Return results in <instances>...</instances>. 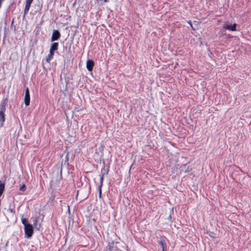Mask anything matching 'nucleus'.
Segmentation results:
<instances>
[{"mask_svg":"<svg viewBox=\"0 0 251 251\" xmlns=\"http://www.w3.org/2000/svg\"><path fill=\"white\" fill-rule=\"evenodd\" d=\"M188 24H189L190 25V26H191L192 28H193V25H192V23H191V21H189L188 22Z\"/></svg>","mask_w":251,"mask_h":251,"instance_id":"obj_17","label":"nucleus"},{"mask_svg":"<svg viewBox=\"0 0 251 251\" xmlns=\"http://www.w3.org/2000/svg\"><path fill=\"white\" fill-rule=\"evenodd\" d=\"M22 223L24 225L25 227L26 225H30V224L28 223L27 220L25 218H22L21 219Z\"/></svg>","mask_w":251,"mask_h":251,"instance_id":"obj_13","label":"nucleus"},{"mask_svg":"<svg viewBox=\"0 0 251 251\" xmlns=\"http://www.w3.org/2000/svg\"><path fill=\"white\" fill-rule=\"evenodd\" d=\"M68 210H69V211H70V207H69V206H68Z\"/></svg>","mask_w":251,"mask_h":251,"instance_id":"obj_25","label":"nucleus"},{"mask_svg":"<svg viewBox=\"0 0 251 251\" xmlns=\"http://www.w3.org/2000/svg\"><path fill=\"white\" fill-rule=\"evenodd\" d=\"M236 26L237 24L235 23L233 24H228V23H226L223 25V28L225 30L235 31H236Z\"/></svg>","mask_w":251,"mask_h":251,"instance_id":"obj_3","label":"nucleus"},{"mask_svg":"<svg viewBox=\"0 0 251 251\" xmlns=\"http://www.w3.org/2000/svg\"><path fill=\"white\" fill-rule=\"evenodd\" d=\"M7 102V99L4 100L0 104V127L3 126L5 121V112L6 105Z\"/></svg>","mask_w":251,"mask_h":251,"instance_id":"obj_1","label":"nucleus"},{"mask_svg":"<svg viewBox=\"0 0 251 251\" xmlns=\"http://www.w3.org/2000/svg\"><path fill=\"white\" fill-rule=\"evenodd\" d=\"M54 54V52H50L49 54L46 57L45 59L46 62L48 63H50V61L53 58Z\"/></svg>","mask_w":251,"mask_h":251,"instance_id":"obj_11","label":"nucleus"},{"mask_svg":"<svg viewBox=\"0 0 251 251\" xmlns=\"http://www.w3.org/2000/svg\"><path fill=\"white\" fill-rule=\"evenodd\" d=\"M104 175V174H103L100 177V186H101V187H102V183H103Z\"/></svg>","mask_w":251,"mask_h":251,"instance_id":"obj_15","label":"nucleus"},{"mask_svg":"<svg viewBox=\"0 0 251 251\" xmlns=\"http://www.w3.org/2000/svg\"><path fill=\"white\" fill-rule=\"evenodd\" d=\"M181 172L185 173L189 172V167L187 164H184L181 167Z\"/></svg>","mask_w":251,"mask_h":251,"instance_id":"obj_10","label":"nucleus"},{"mask_svg":"<svg viewBox=\"0 0 251 251\" xmlns=\"http://www.w3.org/2000/svg\"><path fill=\"white\" fill-rule=\"evenodd\" d=\"M166 238L162 236L160 238L158 243L162 247V251H166L167 250V244L166 243Z\"/></svg>","mask_w":251,"mask_h":251,"instance_id":"obj_5","label":"nucleus"},{"mask_svg":"<svg viewBox=\"0 0 251 251\" xmlns=\"http://www.w3.org/2000/svg\"><path fill=\"white\" fill-rule=\"evenodd\" d=\"M68 155H69V152H68L67 156H66V161H67V162L68 161V159H69Z\"/></svg>","mask_w":251,"mask_h":251,"instance_id":"obj_18","label":"nucleus"},{"mask_svg":"<svg viewBox=\"0 0 251 251\" xmlns=\"http://www.w3.org/2000/svg\"><path fill=\"white\" fill-rule=\"evenodd\" d=\"M33 0H26V3L24 9V14H26L30 7L31 4L32 3Z\"/></svg>","mask_w":251,"mask_h":251,"instance_id":"obj_7","label":"nucleus"},{"mask_svg":"<svg viewBox=\"0 0 251 251\" xmlns=\"http://www.w3.org/2000/svg\"><path fill=\"white\" fill-rule=\"evenodd\" d=\"M2 1H3V0H0V8L1 7V3H2Z\"/></svg>","mask_w":251,"mask_h":251,"instance_id":"obj_19","label":"nucleus"},{"mask_svg":"<svg viewBox=\"0 0 251 251\" xmlns=\"http://www.w3.org/2000/svg\"><path fill=\"white\" fill-rule=\"evenodd\" d=\"M99 197L100 198L101 196V186H100V187H99Z\"/></svg>","mask_w":251,"mask_h":251,"instance_id":"obj_16","label":"nucleus"},{"mask_svg":"<svg viewBox=\"0 0 251 251\" xmlns=\"http://www.w3.org/2000/svg\"><path fill=\"white\" fill-rule=\"evenodd\" d=\"M103 146H101L100 150H101V151H103Z\"/></svg>","mask_w":251,"mask_h":251,"instance_id":"obj_21","label":"nucleus"},{"mask_svg":"<svg viewBox=\"0 0 251 251\" xmlns=\"http://www.w3.org/2000/svg\"><path fill=\"white\" fill-rule=\"evenodd\" d=\"M103 146H101L100 150H101V151H103Z\"/></svg>","mask_w":251,"mask_h":251,"instance_id":"obj_22","label":"nucleus"},{"mask_svg":"<svg viewBox=\"0 0 251 251\" xmlns=\"http://www.w3.org/2000/svg\"><path fill=\"white\" fill-rule=\"evenodd\" d=\"M58 47V43L57 42L53 43L50 46V52H54V51L57 50Z\"/></svg>","mask_w":251,"mask_h":251,"instance_id":"obj_9","label":"nucleus"},{"mask_svg":"<svg viewBox=\"0 0 251 251\" xmlns=\"http://www.w3.org/2000/svg\"><path fill=\"white\" fill-rule=\"evenodd\" d=\"M54 197H53L51 199L50 198V200L51 201H52L54 200Z\"/></svg>","mask_w":251,"mask_h":251,"instance_id":"obj_20","label":"nucleus"},{"mask_svg":"<svg viewBox=\"0 0 251 251\" xmlns=\"http://www.w3.org/2000/svg\"><path fill=\"white\" fill-rule=\"evenodd\" d=\"M30 93L28 87H27L25 91V96L24 99L25 103L26 106H28L30 103Z\"/></svg>","mask_w":251,"mask_h":251,"instance_id":"obj_4","label":"nucleus"},{"mask_svg":"<svg viewBox=\"0 0 251 251\" xmlns=\"http://www.w3.org/2000/svg\"><path fill=\"white\" fill-rule=\"evenodd\" d=\"M94 66V62L92 60H88L86 62V68L89 71H92Z\"/></svg>","mask_w":251,"mask_h":251,"instance_id":"obj_8","label":"nucleus"},{"mask_svg":"<svg viewBox=\"0 0 251 251\" xmlns=\"http://www.w3.org/2000/svg\"><path fill=\"white\" fill-rule=\"evenodd\" d=\"M26 190V186L25 184H23L22 186L20 187V190L21 191H25Z\"/></svg>","mask_w":251,"mask_h":251,"instance_id":"obj_14","label":"nucleus"},{"mask_svg":"<svg viewBox=\"0 0 251 251\" xmlns=\"http://www.w3.org/2000/svg\"><path fill=\"white\" fill-rule=\"evenodd\" d=\"M98 2H99L100 1H102V0H97Z\"/></svg>","mask_w":251,"mask_h":251,"instance_id":"obj_24","label":"nucleus"},{"mask_svg":"<svg viewBox=\"0 0 251 251\" xmlns=\"http://www.w3.org/2000/svg\"><path fill=\"white\" fill-rule=\"evenodd\" d=\"M5 188V184L0 180V196H1Z\"/></svg>","mask_w":251,"mask_h":251,"instance_id":"obj_12","label":"nucleus"},{"mask_svg":"<svg viewBox=\"0 0 251 251\" xmlns=\"http://www.w3.org/2000/svg\"><path fill=\"white\" fill-rule=\"evenodd\" d=\"M25 233L28 238L31 237L33 234V228L32 225H26L24 228Z\"/></svg>","mask_w":251,"mask_h":251,"instance_id":"obj_2","label":"nucleus"},{"mask_svg":"<svg viewBox=\"0 0 251 251\" xmlns=\"http://www.w3.org/2000/svg\"><path fill=\"white\" fill-rule=\"evenodd\" d=\"M60 33L58 30H54L51 38V41H54L58 40L60 37Z\"/></svg>","mask_w":251,"mask_h":251,"instance_id":"obj_6","label":"nucleus"},{"mask_svg":"<svg viewBox=\"0 0 251 251\" xmlns=\"http://www.w3.org/2000/svg\"><path fill=\"white\" fill-rule=\"evenodd\" d=\"M104 1L107 2L109 1V0H104Z\"/></svg>","mask_w":251,"mask_h":251,"instance_id":"obj_23","label":"nucleus"}]
</instances>
